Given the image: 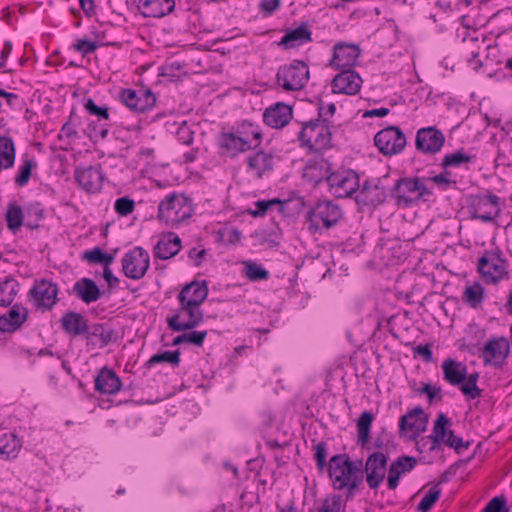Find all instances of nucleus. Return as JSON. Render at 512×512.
Returning <instances> with one entry per match:
<instances>
[{"label": "nucleus", "mask_w": 512, "mask_h": 512, "mask_svg": "<svg viewBox=\"0 0 512 512\" xmlns=\"http://www.w3.org/2000/svg\"><path fill=\"white\" fill-rule=\"evenodd\" d=\"M18 281L11 277L7 276L3 280H0V306L7 307L9 306L15 299L18 290H19Z\"/></svg>", "instance_id": "42"}, {"label": "nucleus", "mask_w": 512, "mask_h": 512, "mask_svg": "<svg viewBox=\"0 0 512 512\" xmlns=\"http://www.w3.org/2000/svg\"><path fill=\"white\" fill-rule=\"evenodd\" d=\"M441 496V489L434 485L417 506L419 512H429Z\"/></svg>", "instance_id": "52"}, {"label": "nucleus", "mask_w": 512, "mask_h": 512, "mask_svg": "<svg viewBox=\"0 0 512 512\" xmlns=\"http://www.w3.org/2000/svg\"><path fill=\"white\" fill-rule=\"evenodd\" d=\"M389 456L382 451L371 453L365 462V479L370 489H377L385 479Z\"/></svg>", "instance_id": "19"}, {"label": "nucleus", "mask_w": 512, "mask_h": 512, "mask_svg": "<svg viewBox=\"0 0 512 512\" xmlns=\"http://www.w3.org/2000/svg\"><path fill=\"white\" fill-rule=\"evenodd\" d=\"M374 414L364 411L357 420V444L364 447L370 440L371 426Z\"/></svg>", "instance_id": "43"}, {"label": "nucleus", "mask_w": 512, "mask_h": 512, "mask_svg": "<svg viewBox=\"0 0 512 512\" xmlns=\"http://www.w3.org/2000/svg\"><path fill=\"white\" fill-rule=\"evenodd\" d=\"M194 211L192 199L184 194L171 193L158 205V219L166 225L177 226L189 219Z\"/></svg>", "instance_id": "4"}, {"label": "nucleus", "mask_w": 512, "mask_h": 512, "mask_svg": "<svg viewBox=\"0 0 512 512\" xmlns=\"http://www.w3.org/2000/svg\"><path fill=\"white\" fill-rule=\"evenodd\" d=\"M445 143V135L435 126L422 127L416 133L415 147L417 151L434 155L438 153Z\"/></svg>", "instance_id": "20"}, {"label": "nucleus", "mask_w": 512, "mask_h": 512, "mask_svg": "<svg viewBox=\"0 0 512 512\" xmlns=\"http://www.w3.org/2000/svg\"><path fill=\"white\" fill-rule=\"evenodd\" d=\"M16 149L11 137L0 136V169H10L14 166Z\"/></svg>", "instance_id": "41"}, {"label": "nucleus", "mask_w": 512, "mask_h": 512, "mask_svg": "<svg viewBox=\"0 0 512 512\" xmlns=\"http://www.w3.org/2000/svg\"><path fill=\"white\" fill-rule=\"evenodd\" d=\"M119 100L130 111L137 114L150 111L156 104V96L149 88L139 90L123 88L119 93Z\"/></svg>", "instance_id": "14"}, {"label": "nucleus", "mask_w": 512, "mask_h": 512, "mask_svg": "<svg viewBox=\"0 0 512 512\" xmlns=\"http://www.w3.org/2000/svg\"><path fill=\"white\" fill-rule=\"evenodd\" d=\"M312 41V31L308 23L303 22L295 29L285 30L284 36L277 44L285 50H290Z\"/></svg>", "instance_id": "29"}, {"label": "nucleus", "mask_w": 512, "mask_h": 512, "mask_svg": "<svg viewBox=\"0 0 512 512\" xmlns=\"http://www.w3.org/2000/svg\"><path fill=\"white\" fill-rule=\"evenodd\" d=\"M430 181L434 182L442 191H446L451 187H455L457 181L444 175H435L429 178Z\"/></svg>", "instance_id": "63"}, {"label": "nucleus", "mask_w": 512, "mask_h": 512, "mask_svg": "<svg viewBox=\"0 0 512 512\" xmlns=\"http://www.w3.org/2000/svg\"><path fill=\"white\" fill-rule=\"evenodd\" d=\"M94 388L97 392L106 395H114L120 391L122 381L120 377L109 367H102L94 379Z\"/></svg>", "instance_id": "30"}, {"label": "nucleus", "mask_w": 512, "mask_h": 512, "mask_svg": "<svg viewBox=\"0 0 512 512\" xmlns=\"http://www.w3.org/2000/svg\"><path fill=\"white\" fill-rule=\"evenodd\" d=\"M450 425L451 419L440 412L434 421L432 434L426 437L427 440L432 442L431 451L439 448L441 443H445L457 453H461L470 447L471 443L469 441H464L463 438L456 436L453 430H447Z\"/></svg>", "instance_id": "9"}, {"label": "nucleus", "mask_w": 512, "mask_h": 512, "mask_svg": "<svg viewBox=\"0 0 512 512\" xmlns=\"http://www.w3.org/2000/svg\"><path fill=\"white\" fill-rule=\"evenodd\" d=\"M177 139L185 145H191L194 139V133L184 121L176 132Z\"/></svg>", "instance_id": "62"}, {"label": "nucleus", "mask_w": 512, "mask_h": 512, "mask_svg": "<svg viewBox=\"0 0 512 512\" xmlns=\"http://www.w3.org/2000/svg\"><path fill=\"white\" fill-rule=\"evenodd\" d=\"M61 328L70 336L84 337L88 332V320L79 312L66 311L60 319Z\"/></svg>", "instance_id": "33"}, {"label": "nucleus", "mask_w": 512, "mask_h": 512, "mask_svg": "<svg viewBox=\"0 0 512 512\" xmlns=\"http://www.w3.org/2000/svg\"><path fill=\"white\" fill-rule=\"evenodd\" d=\"M432 195V189L420 177H401L390 189V197L401 208L416 206L421 201L426 202Z\"/></svg>", "instance_id": "3"}, {"label": "nucleus", "mask_w": 512, "mask_h": 512, "mask_svg": "<svg viewBox=\"0 0 512 512\" xmlns=\"http://www.w3.org/2000/svg\"><path fill=\"white\" fill-rule=\"evenodd\" d=\"M82 259L90 263L102 264L105 267L112 264L114 255L104 252L100 247H94L91 250L85 251Z\"/></svg>", "instance_id": "49"}, {"label": "nucleus", "mask_w": 512, "mask_h": 512, "mask_svg": "<svg viewBox=\"0 0 512 512\" xmlns=\"http://www.w3.org/2000/svg\"><path fill=\"white\" fill-rule=\"evenodd\" d=\"M361 49L357 44L337 42L333 46V54L328 66L335 70L352 68L358 62Z\"/></svg>", "instance_id": "21"}, {"label": "nucleus", "mask_w": 512, "mask_h": 512, "mask_svg": "<svg viewBox=\"0 0 512 512\" xmlns=\"http://www.w3.org/2000/svg\"><path fill=\"white\" fill-rule=\"evenodd\" d=\"M374 144L381 154L393 156L404 150L407 139L399 127L388 126L376 133Z\"/></svg>", "instance_id": "13"}, {"label": "nucleus", "mask_w": 512, "mask_h": 512, "mask_svg": "<svg viewBox=\"0 0 512 512\" xmlns=\"http://www.w3.org/2000/svg\"><path fill=\"white\" fill-rule=\"evenodd\" d=\"M71 294L75 295L83 303L90 304L98 301L102 297L103 292L94 280L83 277L74 283Z\"/></svg>", "instance_id": "31"}, {"label": "nucleus", "mask_w": 512, "mask_h": 512, "mask_svg": "<svg viewBox=\"0 0 512 512\" xmlns=\"http://www.w3.org/2000/svg\"><path fill=\"white\" fill-rule=\"evenodd\" d=\"M181 248L182 241L176 233H163L153 247V256L156 259L168 260L176 256Z\"/></svg>", "instance_id": "27"}, {"label": "nucleus", "mask_w": 512, "mask_h": 512, "mask_svg": "<svg viewBox=\"0 0 512 512\" xmlns=\"http://www.w3.org/2000/svg\"><path fill=\"white\" fill-rule=\"evenodd\" d=\"M180 355L181 352L179 349L175 351H164L161 353H156L150 357V359L145 363V366L146 368H151L156 364L168 363L174 367H177L181 361Z\"/></svg>", "instance_id": "45"}, {"label": "nucleus", "mask_w": 512, "mask_h": 512, "mask_svg": "<svg viewBox=\"0 0 512 512\" xmlns=\"http://www.w3.org/2000/svg\"><path fill=\"white\" fill-rule=\"evenodd\" d=\"M508 267V261L499 248L486 250L477 263L478 272L487 284L509 278Z\"/></svg>", "instance_id": "8"}, {"label": "nucleus", "mask_w": 512, "mask_h": 512, "mask_svg": "<svg viewBox=\"0 0 512 512\" xmlns=\"http://www.w3.org/2000/svg\"><path fill=\"white\" fill-rule=\"evenodd\" d=\"M281 1L282 0H260V13L265 17L272 15L275 11H277L280 8Z\"/></svg>", "instance_id": "61"}, {"label": "nucleus", "mask_w": 512, "mask_h": 512, "mask_svg": "<svg viewBox=\"0 0 512 512\" xmlns=\"http://www.w3.org/2000/svg\"><path fill=\"white\" fill-rule=\"evenodd\" d=\"M417 465V459L413 456L400 455L388 468L387 487L395 490L399 485L402 474L412 471Z\"/></svg>", "instance_id": "28"}, {"label": "nucleus", "mask_w": 512, "mask_h": 512, "mask_svg": "<svg viewBox=\"0 0 512 512\" xmlns=\"http://www.w3.org/2000/svg\"><path fill=\"white\" fill-rule=\"evenodd\" d=\"M58 292L59 288L56 283L47 279H39L34 281L28 295L36 308L52 310L58 302Z\"/></svg>", "instance_id": "16"}, {"label": "nucleus", "mask_w": 512, "mask_h": 512, "mask_svg": "<svg viewBox=\"0 0 512 512\" xmlns=\"http://www.w3.org/2000/svg\"><path fill=\"white\" fill-rule=\"evenodd\" d=\"M477 156L475 154H471L467 152L464 148H460L452 153L446 154L440 166L442 169L447 168H459L466 166L468 164H474L476 162Z\"/></svg>", "instance_id": "38"}, {"label": "nucleus", "mask_w": 512, "mask_h": 512, "mask_svg": "<svg viewBox=\"0 0 512 512\" xmlns=\"http://www.w3.org/2000/svg\"><path fill=\"white\" fill-rule=\"evenodd\" d=\"M22 441L14 433H5L0 438V457L4 460L17 457Z\"/></svg>", "instance_id": "39"}, {"label": "nucleus", "mask_w": 512, "mask_h": 512, "mask_svg": "<svg viewBox=\"0 0 512 512\" xmlns=\"http://www.w3.org/2000/svg\"><path fill=\"white\" fill-rule=\"evenodd\" d=\"M469 218L490 223L501 214V199L491 191L471 194L466 199Z\"/></svg>", "instance_id": "6"}, {"label": "nucleus", "mask_w": 512, "mask_h": 512, "mask_svg": "<svg viewBox=\"0 0 512 512\" xmlns=\"http://www.w3.org/2000/svg\"><path fill=\"white\" fill-rule=\"evenodd\" d=\"M393 438L392 433L388 432L386 428H382L376 436L373 446L388 455L390 447L394 445Z\"/></svg>", "instance_id": "54"}, {"label": "nucleus", "mask_w": 512, "mask_h": 512, "mask_svg": "<svg viewBox=\"0 0 512 512\" xmlns=\"http://www.w3.org/2000/svg\"><path fill=\"white\" fill-rule=\"evenodd\" d=\"M411 390L418 394L422 395L425 394L427 397V400L429 404H433L434 402L442 401V395H441V387L431 385L429 383H422L421 387H416V381L413 380L412 382H409Z\"/></svg>", "instance_id": "46"}, {"label": "nucleus", "mask_w": 512, "mask_h": 512, "mask_svg": "<svg viewBox=\"0 0 512 512\" xmlns=\"http://www.w3.org/2000/svg\"><path fill=\"white\" fill-rule=\"evenodd\" d=\"M207 336V331H191L176 336L173 341V346H178L183 343H189L195 346H202Z\"/></svg>", "instance_id": "50"}, {"label": "nucleus", "mask_w": 512, "mask_h": 512, "mask_svg": "<svg viewBox=\"0 0 512 512\" xmlns=\"http://www.w3.org/2000/svg\"><path fill=\"white\" fill-rule=\"evenodd\" d=\"M84 338L87 343L92 342L93 338H98L100 348H103L116 342L118 337L116 331L106 323H94L88 325V332L85 334Z\"/></svg>", "instance_id": "36"}, {"label": "nucleus", "mask_w": 512, "mask_h": 512, "mask_svg": "<svg viewBox=\"0 0 512 512\" xmlns=\"http://www.w3.org/2000/svg\"><path fill=\"white\" fill-rule=\"evenodd\" d=\"M208 293L206 280H193L180 290L177 300L179 305L200 306L206 300Z\"/></svg>", "instance_id": "25"}, {"label": "nucleus", "mask_w": 512, "mask_h": 512, "mask_svg": "<svg viewBox=\"0 0 512 512\" xmlns=\"http://www.w3.org/2000/svg\"><path fill=\"white\" fill-rule=\"evenodd\" d=\"M327 456V443L324 441L318 442L314 446V459L316 461L317 469L320 472H323L325 469L328 471V463L326 462Z\"/></svg>", "instance_id": "55"}, {"label": "nucleus", "mask_w": 512, "mask_h": 512, "mask_svg": "<svg viewBox=\"0 0 512 512\" xmlns=\"http://www.w3.org/2000/svg\"><path fill=\"white\" fill-rule=\"evenodd\" d=\"M328 474L335 490L347 489L346 499L351 500L354 492L363 483L364 471L362 460L352 461L350 457L336 454L328 463Z\"/></svg>", "instance_id": "2"}, {"label": "nucleus", "mask_w": 512, "mask_h": 512, "mask_svg": "<svg viewBox=\"0 0 512 512\" xmlns=\"http://www.w3.org/2000/svg\"><path fill=\"white\" fill-rule=\"evenodd\" d=\"M428 415L424 412L423 408L417 406L399 419V433L404 435L407 430L412 431V438L416 439L427 429Z\"/></svg>", "instance_id": "23"}, {"label": "nucleus", "mask_w": 512, "mask_h": 512, "mask_svg": "<svg viewBox=\"0 0 512 512\" xmlns=\"http://www.w3.org/2000/svg\"><path fill=\"white\" fill-rule=\"evenodd\" d=\"M310 72L308 65L302 60H293L278 68L276 74L277 84L284 91H300L308 83Z\"/></svg>", "instance_id": "10"}, {"label": "nucleus", "mask_w": 512, "mask_h": 512, "mask_svg": "<svg viewBox=\"0 0 512 512\" xmlns=\"http://www.w3.org/2000/svg\"><path fill=\"white\" fill-rule=\"evenodd\" d=\"M121 264L122 271L127 278L140 280L150 267V256L144 248L137 246L124 254Z\"/></svg>", "instance_id": "15"}, {"label": "nucleus", "mask_w": 512, "mask_h": 512, "mask_svg": "<svg viewBox=\"0 0 512 512\" xmlns=\"http://www.w3.org/2000/svg\"><path fill=\"white\" fill-rule=\"evenodd\" d=\"M387 195L380 179L366 180L359 186L355 199L359 204L376 208L386 201Z\"/></svg>", "instance_id": "22"}, {"label": "nucleus", "mask_w": 512, "mask_h": 512, "mask_svg": "<svg viewBox=\"0 0 512 512\" xmlns=\"http://www.w3.org/2000/svg\"><path fill=\"white\" fill-rule=\"evenodd\" d=\"M76 124L73 122V112L70 115V119L63 124L61 127V130L58 134V138L60 140L66 138V139H75L78 137V133L75 129Z\"/></svg>", "instance_id": "60"}, {"label": "nucleus", "mask_w": 512, "mask_h": 512, "mask_svg": "<svg viewBox=\"0 0 512 512\" xmlns=\"http://www.w3.org/2000/svg\"><path fill=\"white\" fill-rule=\"evenodd\" d=\"M84 107L89 114L98 117L99 120H108L109 119L108 107L98 106L92 99H87L84 104Z\"/></svg>", "instance_id": "58"}, {"label": "nucleus", "mask_w": 512, "mask_h": 512, "mask_svg": "<svg viewBox=\"0 0 512 512\" xmlns=\"http://www.w3.org/2000/svg\"><path fill=\"white\" fill-rule=\"evenodd\" d=\"M204 319L200 306L179 305L171 316L166 319L168 328L173 332L193 330Z\"/></svg>", "instance_id": "11"}, {"label": "nucleus", "mask_w": 512, "mask_h": 512, "mask_svg": "<svg viewBox=\"0 0 512 512\" xmlns=\"http://www.w3.org/2000/svg\"><path fill=\"white\" fill-rule=\"evenodd\" d=\"M318 118L317 119H325L330 118L335 114L336 112V106L334 103H329L327 106H324V103L320 101L318 105Z\"/></svg>", "instance_id": "64"}, {"label": "nucleus", "mask_w": 512, "mask_h": 512, "mask_svg": "<svg viewBox=\"0 0 512 512\" xmlns=\"http://www.w3.org/2000/svg\"><path fill=\"white\" fill-rule=\"evenodd\" d=\"M342 218V208L332 200L318 201L306 214L311 232L335 227Z\"/></svg>", "instance_id": "7"}, {"label": "nucleus", "mask_w": 512, "mask_h": 512, "mask_svg": "<svg viewBox=\"0 0 512 512\" xmlns=\"http://www.w3.org/2000/svg\"><path fill=\"white\" fill-rule=\"evenodd\" d=\"M274 155L273 153L265 152L263 150L257 151L255 154L248 157V167L256 171V176L262 178L266 172H271L274 168Z\"/></svg>", "instance_id": "37"}, {"label": "nucleus", "mask_w": 512, "mask_h": 512, "mask_svg": "<svg viewBox=\"0 0 512 512\" xmlns=\"http://www.w3.org/2000/svg\"><path fill=\"white\" fill-rule=\"evenodd\" d=\"M332 121L328 118L313 119L304 122L298 133L301 146L314 151H320L331 147Z\"/></svg>", "instance_id": "5"}, {"label": "nucleus", "mask_w": 512, "mask_h": 512, "mask_svg": "<svg viewBox=\"0 0 512 512\" xmlns=\"http://www.w3.org/2000/svg\"><path fill=\"white\" fill-rule=\"evenodd\" d=\"M443 378L452 386L460 388L466 379L467 366L452 358H447L442 362Z\"/></svg>", "instance_id": "35"}, {"label": "nucleus", "mask_w": 512, "mask_h": 512, "mask_svg": "<svg viewBox=\"0 0 512 512\" xmlns=\"http://www.w3.org/2000/svg\"><path fill=\"white\" fill-rule=\"evenodd\" d=\"M481 512H510V508L507 505V498L503 494L493 497Z\"/></svg>", "instance_id": "56"}, {"label": "nucleus", "mask_w": 512, "mask_h": 512, "mask_svg": "<svg viewBox=\"0 0 512 512\" xmlns=\"http://www.w3.org/2000/svg\"><path fill=\"white\" fill-rule=\"evenodd\" d=\"M485 299V288L479 282L468 285L462 292V301L470 308L478 309Z\"/></svg>", "instance_id": "40"}, {"label": "nucleus", "mask_w": 512, "mask_h": 512, "mask_svg": "<svg viewBox=\"0 0 512 512\" xmlns=\"http://www.w3.org/2000/svg\"><path fill=\"white\" fill-rule=\"evenodd\" d=\"M510 354V342L505 337L488 340L481 349V358L485 365L501 368Z\"/></svg>", "instance_id": "17"}, {"label": "nucleus", "mask_w": 512, "mask_h": 512, "mask_svg": "<svg viewBox=\"0 0 512 512\" xmlns=\"http://www.w3.org/2000/svg\"><path fill=\"white\" fill-rule=\"evenodd\" d=\"M37 167V162L32 158H24L15 176V183L19 187H24L28 184L32 171Z\"/></svg>", "instance_id": "48"}, {"label": "nucleus", "mask_w": 512, "mask_h": 512, "mask_svg": "<svg viewBox=\"0 0 512 512\" xmlns=\"http://www.w3.org/2000/svg\"><path fill=\"white\" fill-rule=\"evenodd\" d=\"M284 202L279 198H273L270 200H260L255 203L256 209H250L248 213L253 217H263L266 215L267 211L275 206L279 205L281 208L283 207Z\"/></svg>", "instance_id": "53"}, {"label": "nucleus", "mask_w": 512, "mask_h": 512, "mask_svg": "<svg viewBox=\"0 0 512 512\" xmlns=\"http://www.w3.org/2000/svg\"><path fill=\"white\" fill-rule=\"evenodd\" d=\"M135 202L129 197H121L115 201L114 209L117 214L127 216L134 211Z\"/></svg>", "instance_id": "57"}, {"label": "nucleus", "mask_w": 512, "mask_h": 512, "mask_svg": "<svg viewBox=\"0 0 512 512\" xmlns=\"http://www.w3.org/2000/svg\"><path fill=\"white\" fill-rule=\"evenodd\" d=\"M363 80L352 68L342 69L332 80L334 94L355 95L362 86Z\"/></svg>", "instance_id": "24"}, {"label": "nucleus", "mask_w": 512, "mask_h": 512, "mask_svg": "<svg viewBox=\"0 0 512 512\" xmlns=\"http://www.w3.org/2000/svg\"><path fill=\"white\" fill-rule=\"evenodd\" d=\"M137 8L146 18H161L175 8V0H139Z\"/></svg>", "instance_id": "32"}, {"label": "nucleus", "mask_w": 512, "mask_h": 512, "mask_svg": "<svg viewBox=\"0 0 512 512\" xmlns=\"http://www.w3.org/2000/svg\"><path fill=\"white\" fill-rule=\"evenodd\" d=\"M293 117V109L284 102H277L266 108L263 113L264 123L275 129L285 127Z\"/></svg>", "instance_id": "26"}, {"label": "nucleus", "mask_w": 512, "mask_h": 512, "mask_svg": "<svg viewBox=\"0 0 512 512\" xmlns=\"http://www.w3.org/2000/svg\"><path fill=\"white\" fill-rule=\"evenodd\" d=\"M28 317V310L18 304H15L4 315L0 316V331L11 333L22 326Z\"/></svg>", "instance_id": "34"}, {"label": "nucleus", "mask_w": 512, "mask_h": 512, "mask_svg": "<svg viewBox=\"0 0 512 512\" xmlns=\"http://www.w3.org/2000/svg\"><path fill=\"white\" fill-rule=\"evenodd\" d=\"M98 47L99 44L97 42L87 39H78L73 45V48L82 54V56L93 53Z\"/></svg>", "instance_id": "59"}, {"label": "nucleus", "mask_w": 512, "mask_h": 512, "mask_svg": "<svg viewBox=\"0 0 512 512\" xmlns=\"http://www.w3.org/2000/svg\"><path fill=\"white\" fill-rule=\"evenodd\" d=\"M78 185L88 193L99 192L103 186L105 174L100 163L90 166H78L74 170Z\"/></svg>", "instance_id": "18"}, {"label": "nucleus", "mask_w": 512, "mask_h": 512, "mask_svg": "<svg viewBox=\"0 0 512 512\" xmlns=\"http://www.w3.org/2000/svg\"><path fill=\"white\" fill-rule=\"evenodd\" d=\"M479 379V373L473 372L471 374L466 373V379L460 386V391L464 396L469 399H476L482 396L483 390L477 385Z\"/></svg>", "instance_id": "47"}, {"label": "nucleus", "mask_w": 512, "mask_h": 512, "mask_svg": "<svg viewBox=\"0 0 512 512\" xmlns=\"http://www.w3.org/2000/svg\"><path fill=\"white\" fill-rule=\"evenodd\" d=\"M7 228L12 232H17L23 225L24 213L21 206L15 203H9L7 205V211L5 215Z\"/></svg>", "instance_id": "44"}, {"label": "nucleus", "mask_w": 512, "mask_h": 512, "mask_svg": "<svg viewBox=\"0 0 512 512\" xmlns=\"http://www.w3.org/2000/svg\"><path fill=\"white\" fill-rule=\"evenodd\" d=\"M330 192L336 198L351 197L358 193L360 186L359 175L353 170L331 172L326 176Z\"/></svg>", "instance_id": "12"}, {"label": "nucleus", "mask_w": 512, "mask_h": 512, "mask_svg": "<svg viewBox=\"0 0 512 512\" xmlns=\"http://www.w3.org/2000/svg\"><path fill=\"white\" fill-rule=\"evenodd\" d=\"M245 276L251 281L268 280L270 277L269 271L262 265L253 261L244 262Z\"/></svg>", "instance_id": "51"}, {"label": "nucleus", "mask_w": 512, "mask_h": 512, "mask_svg": "<svg viewBox=\"0 0 512 512\" xmlns=\"http://www.w3.org/2000/svg\"><path fill=\"white\" fill-rule=\"evenodd\" d=\"M262 133L252 122L244 120L229 129H223L216 137V145L221 155L236 158L242 153L260 146Z\"/></svg>", "instance_id": "1"}]
</instances>
